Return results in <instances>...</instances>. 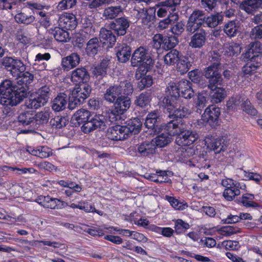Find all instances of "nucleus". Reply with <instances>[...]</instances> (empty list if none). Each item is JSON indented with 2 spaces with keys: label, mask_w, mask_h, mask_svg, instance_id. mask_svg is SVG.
I'll return each instance as SVG.
<instances>
[{
  "label": "nucleus",
  "mask_w": 262,
  "mask_h": 262,
  "mask_svg": "<svg viewBox=\"0 0 262 262\" xmlns=\"http://www.w3.org/2000/svg\"><path fill=\"white\" fill-rule=\"evenodd\" d=\"M27 96V91L24 86H12L9 80H5L0 84V103L6 106L4 111L8 116L13 114L9 106L19 104Z\"/></svg>",
  "instance_id": "obj_1"
},
{
  "label": "nucleus",
  "mask_w": 262,
  "mask_h": 262,
  "mask_svg": "<svg viewBox=\"0 0 262 262\" xmlns=\"http://www.w3.org/2000/svg\"><path fill=\"white\" fill-rule=\"evenodd\" d=\"M72 120L76 121L78 124H82V131L89 134L95 130H104L106 128L105 119L101 115H91L85 109H80L73 115Z\"/></svg>",
  "instance_id": "obj_2"
},
{
  "label": "nucleus",
  "mask_w": 262,
  "mask_h": 262,
  "mask_svg": "<svg viewBox=\"0 0 262 262\" xmlns=\"http://www.w3.org/2000/svg\"><path fill=\"white\" fill-rule=\"evenodd\" d=\"M152 50L146 47L140 46L136 49L132 56L131 64L133 67H143L149 71L155 63Z\"/></svg>",
  "instance_id": "obj_3"
},
{
  "label": "nucleus",
  "mask_w": 262,
  "mask_h": 262,
  "mask_svg": "<svg viewBox=\"0 0 262 262\" xmlns=\"http://www.w3.org/2000/svg\"><path fill=\"white\" fill-rule=\"evenodd\" d=\"M91 92V86L88 83L76 84L69 96V109L73 110L82 104L90 96Z\"/></svg>",
  "instance_id": "obj_4"
},
{
  "label": "nucleus",
  "mask_w": 262,
  "mask_h": 262,
  "mask_svg": "<svg viewBox=\"0 0 262 262\" xmlns=\"http://www.w3.org/2000/svg\"><path fill=\"white\" fill-rule=\"evenodd\" d=\"M220 66V63L217 60L204 70V75L208 79V89L210 91L221 88L222 85L223 78L219 70Z\"/></svg>",
  "instance_id": "obj_5"
},
{
  "label": "nucleus",
  "mask_w": 262,
  "mask_h": 262,
  "mask_svg": "<svg viewBox=\"0 0 262 262\" xmlns=\"http://www.w3.org/2000/svg\"><path fill=\"white\" fill-rule=\"evenodd\" d=\"M206 15L200 10H195L189 16L186 26V31L192 34L198 29H201L205 24Z\"/></svg>",
  "instance_id": "obj_6"
},
{
  "label": "nucleus",
  "mask_w": 262,
  "mask_h": 262,
  "mask_svg": "<svg viewBox=\"0 0 262 262\" xmlns=\"http://www.w3.org/2000/svg\"><path fill=\"white\" fill-rule=\"evenodd\" d=\"M2 65L10 72L13 77L16 76L26 70V66L20 60L11 57H4L3 59Z\"/></svg>",
  "instance_id": "obj_7"
},
{
  "label": "nucleus",
  "mask_w": 262,
  "mask_h": 262,
  "mask_svg": "<svg viewBox=\"0 0 262 262\" xmlns=\"http://www.w3.org/2000/svg\"><path fill=\"white\" fill-rule=\"evenodd\" d=\"M220 108L212 105L207 107L202 116V120L208 124L211 127H215L218 123L220 115Z\"/></svg>",
  "instance_id": "obj_8"
},
{
  "label": "nucleus",
  "mask_w": 262,
  "mask_h": 262,
  "mask_svg": "<svg viewBox=\"0 0 262 262\" xmlns=\"http://www.w3.org/2000/svg\"><path fill=\"white\" fill-rule=\"evenodd\" d=\"M130 20L125 16L115 18L109 24L110 29L114 31L118 36L124 35L130 26Z\"/></svg>",
  "instance_id": "obj_9"
},
{
  "label": "nucleus",
  "mask_w": 262,
  "mask_h": 262,
  "mask_svg": "<svg viewBox=\"0 0 262 262\" xmlns=\"http://www.w3.org/2000/svg\"><path fill=\"white\" fill-rule=\"evenodd\" d=\"M199 138V135L195 132L186 130L181 132L177 136L175 143L181 146H189L192 144Z\"/></svg>",
  "instance_id": "obj_10"
},
{
  "label": "nucleus",
  "mask_w": 262,
  "mask_h": 262,
  "mask_svg": "<svg viewBox=\"0 0 262 262\" xmlns=\"http://www.w3.org/2000/svg\"><path fill=\"white\" fill-rule=\"evenodd\" d=\"M58 24L66 30H72L76 28L77 21L74 14L64 13L58 15Z\"/></svg>",
  "instance_id": "obj_11"
},
{
  "label": "nucleus",
  "mask_w": 262,
  "mask_h": 262,
  "mask_svg": "<svg viewBox=\"0 0 262 262\" xmlns=\"http://www.w3.org/2000/svg\"><path fill=\"white\" fill-rule=\"evenodd\" d=\"M108 139L114 140H123L129 137L124 125H116L110 128L107 133Z\"/></svg>",
  "instance_id": "obj_12"
},
{
  "label": "nucleus",
  "mask_w": 262,
  "mask_h": 262,
  "mask_svg": "<svg viewBox=\"0 0 262 262\" xmlns=\"http://www.w3.org/2000/svg\"><path fill=\"white\" fill-rule=\"evenodd\" d=\"M190 38L189 46L192 48L200 49L205 44L206 41L207 32L201 28L198 29Z\"/></svg>",
  "instance_id": "obj_13"
},
{
  "label": "nucleus",
  "mask_w": 262,
  "mask_h": 262,
  "mask_svg": "<svg viewBox=\"0 0 262 262\" xmlns=\"http://www.w3.org/2000/svg\"><path fill=\"white\" fill-rule=\"evenodd\" d=\"M135 150L141 156L150 157L156 154L157 149L151 140L146 141L137 144Z\"/></svg>",
  "instance_id": "obj_14"
},
{
  "label": "nucleus",
  "mask_w": 262,
  "mask_h": 262,
  "mask_svg": "<svg viewBox=\"0 0 262 262\" xmlns=\"http://www.w3.org/2000/svg\"><path fill=\"white\" fill-rule=\"evenodd\" d=\"M258 41L251 42L249 48L245 53V57L249 60H256L261 61L262 48Z\"/></svg>",
  "instance_id": "obj_15"
},
{
  "label": "nucleus",
  "mask_w": 262,
  "mask_h": 262,
  "mask_svg": "<svg viewBox=\"0 0 262 262\" xmlns=\"http://www.w3.org/2000/svg\"><path fill=\"white\" fill-rule=\"evenodd\" d=\"M113 104L114 107L113 112L118 115H121L129 108L131 100L128 96L121 95Z\"/></svg>",
  "instance_id": "obj_16"
},
{
  "label": "nucleus",
  "mask_w": 262,
  "mask_h": 262,
  "mask_svg": "<svg viewBox=\"0 0 262 262\" xmlns=\"http://www.w3.org/2000/svg\"><path fill=\"white\" fill-rule=\"evenodd\" d=\"M184 99L182 98H177L171 96H165L162 101V105L164 109L169 113V116H171L170 114L178 106L179 104L183 102Z\"/></svg>",
  "instance_id": "obj_17"
},
{
  "label": "nucleus",
  "mask_w": 262,
  "mask_h": 262,
  "mask_svg": "<svg viewBox=\"0 0 262 262\" xmlns=\"http://www.w3.org/2000/svg\"><path fill=\"white\" fill-rule=\"evenodd\" d=\"M80 60L79 55L77 53H73L62 58L61 66L64 71H68L78 65Z\"/></svg>",
  "instance_id": "obj_18"
},
{
  "label": "nucleus",
  "mask_w": 262,
  "mask_h": 262,
  "mask_svg": "<svg viewBox=\"0 0 262 262\" xmlns=\"http://www.w3.org/2000/svg\"><path fill=\"white\" fill-rule=\"evenodd\" d=\"M90 79V75L84 68H78L73 70L71 74V80L79 84L87 83Z\"/></svg>",
  "instance_id": "obj_19"
},
{
  "label": "nucleus",
  "mask_w": 262,
  "mask_h": 262,
  "mask_svg": "<svg viewBox=\"0 0 262 262\" xmlns=\"http://www.w3.org/2000/svg\"><path fill=\"white\" fill-rule=\"evenodd\" d=\"M194 57V55L193 54L189 57L181 56L177 64L178 71H179L181 74L186 73L190 69L194 61L193 58Z\"/></svg>",
  "instance_id": "obj_20"
},
{
  "label": "nucleus",
  "mask_w": 262,
  "mask_h": 262,
  "mask_svg": "<svg viewBox=\"0 0 262 262\" xmlns=\"http://www.w3.org/2000/svg\"><path fill=\"white\" fill-rule=\"evenodd\" d=\"M178 105L170 114L171 116H169V117L175 119H181L186 117L190 114L188 101L184 99L183 102L179 104Z\"/></svg>",
  "instance_id": "obj_21"
},
{
  "label": "nucleus",
  "mask_w": 262,
  "mask_h": 262,
  "mask_svg": "<svg viewBox=\"0 0 262 262\" xmlns=\"http://www.w3.org/2000/svg\"><path fill=\"white\" fill-rule=\"evenodd\" d=\"M100 41L107 46V48H111L116 41L115 35L111 30L105 28H101L99 34Z\"/></svg>",
  "instance_id": "obj_22"
},
{
  "label": "nucleus",
  "mask_w": 262,
  "mask_h": 262,
  "mask_svg": "<svg viewBox=\"0 0 262 262\" xmlns=\"http://www.w3.org/2000/svg\"><path fill=\"white\" fill-rule=\"evenodd\" d=\"M68 100H69V98L67 94L64 93H59L52 102V109L55 112L64 110Z\"/></svg>",
  "instance_id": "obj_23"
},
{
  "label": "nucleus",
  "mask_w": 262,
  "mask_h": 262,
  "mask_svg": "<svg viewBox=\"0 0 262 262\" xmlns=\"http://www.w3.org/2000/svg\"><path fill=\"white\" fill-rule=\"evenodd\" d=\"M230 144V141L223 137L215 139L210 143L211 149L215 154L225 151Z\"/></svg>",
  "instance_id": "obj_24"
},
{
  "label": "nucleus",
  "mask_w": 262,
  "mask_h": 262,
  "mask_svg": "<svg viewBox=\"0 0 262 262\" xmlns=\"http://www.w3.org/2000/svg\"><path fill=\"white\" fill-rule=\"evenodd\" d=\"M119 89L117 84L109 86L104 94V99L109 103H113L121 96Z\"/></svg>",
  "instance_id": "obj_25"
},
{
  "label": "nucleus",
  "mask_w": 262,
  "mask_h": 262,
  "mask_svg": "<svg viewBox=\"0 0 262 262\" xmlns=\"http://www.w3.org/2000/svg\"><path fill=\"white\" fill-rule=\"evenodd\" d=\"M163 35L157 34L154 36L152 40L146 47L149 51L152 50L154 56H158V51L163 49Z\"/></svg>",
  "instance_id": "obj_26"
},
{
  "label": "nucleus",
  "mask_w": 262,
  "mask_h": 262,
  "mask_svg": "<svg viewBox=\"0 0 262 262\" xmlns=\"http://www.w3.org/2000/svg\"><path fill=\"white\" fill-rule=\"evenodd\" d=\"M116 55L120 62H125L130 57L131 48L126 44L120 45L116 49Z\"/></svg>",
  "instance_id": "obj_27"
},
{
  "label": "nucleus",
  "mask_w": 262,
  "mask_h": 262,
  "mask_svg": "<svg viewBox=\"0 0 262 262\" xmlns=\"http://www.w3.org/2000/svg\"><path fill=\"white\" fill-rule=\"evenodd\" d=\"M65 29L58 26L48 30L49 33L52 34L55 39L59 42H66L69 39V34Z\"/></svg>",
  "instance_id": "obj_28"
},
{
  "label": "nucleus",
  "mask_w": 262,
  "mask_h": 262,
  "mask_svg": "<svg viewBox=\"0 0 262 262\" xmlns=\"http://www.w3.org/2000/svg\"><path fill=\"white\" fill-rule=\"evenodd\" d=\"M124 125L128 135L132 134H138L142 127V124L138 118H134L127 121Z\"/></svg>",
  "instance_id": "obj_29"
},
{
  "label": "nucleus",
  "mask_w": 262,
  "mask_h": 262,
  "mask_svg": "<svg viewBox=\"0 0 262 262\" xmlns=\"http://www.w3.org/2000/svg\"><path fill=\"white\" fill-rule=\"evenodd\" d=\"M16 83L18 85L17 86H24L28 92V85L32 82L34 79V75L29 72L20 73L16 76Z\"/></svg>",
  "instance_id": "obj_30"
},
{
  "label": "nucleus",
  "mask_w": 262,
  "mask_h": 262,
  "mask_svg": "<svg viewBox=\"0 0 262 262\" xmlns=\"http://www.w3.org/2000/svg\"><path fill=\"white\" fill-rule=\"evenodd\" d=\"M100 41L97 37L91 38L86 43L85 52L90 56H93L100 50Z\"/></svg>",
  "instance_id": "obj_31"
},
{
  "label": "nucleus",
  "mask_w": 262,
  "mask_h": 262,
  "mask_svg": "<svg viewBox=\"0 0 262 262\" xmlns=\"http://www.w3.org/2000/svg\"><path fill=\"white\" fill-rule=\"evenodd\" d=\"M34 114L31 111H25L21 113L17 117L19 124L26 126L29 125L33 126L34 124Z\"/></svg>",
  "instance_id": "obj_32"
},
{
  "label": "nucleus",
  "mask_w": 262,
  "mask_h": 262,
  "mask_svg": "<svg viewBox=\"0 0 262 262\" xmlns=\"http://www.w3.org/2000/svg\"><path fill=\"white\" fill-rule=\"evenodd\" d=\"M164 130L166 134H167L170 137L171 136L178 135L181 132V128L179 126V122L177 119L172 120L164 125Z\"/></svg>",
  "instance_id": "obj_33"
},
{
  "label": "nucleus",
  "mask_w": 262,
  "mask_h": 262,
  "mask_svg": "<svg viewBox=\"0 0 262 262\" xmlns=\"http://www.w3.org/2000/svg\"><path fill=\"white\" fill-rule=\"evenodd\" d=\"M160 118L156 112L147 115L145 121V125L148 128L155 129L159 125Z\"/></svg>",
  "instance_id": "obj_34"
},
{
  "label": "nucleus",
  "mask_w": 262,
  "mask_h": 262,
  "mask_svg": "<svg viewBox=\"0 0 262 262\" xmlns=\"http://www.w3.org/2000/svg\"><path fill=\"white\" fill-rule=\"evenodd\" d=\"M245 66L243 68V72L245 75H251L256 73L260 68L261 61L256 60H249Z\"/></svg>",
  "instance_id": "obj_35"
},
{
  "label": "nucleus",
  "mask_w": 262,
  "mask_h": 262,
  "mask_svg": "<svg viewBox=\"0 0 262 262\" xmlns=\"http://www.w3.org/2000/svg\"><path fill=\"white\" fill-rule=\"evenodd\" d=\"M122 12L121 6H111L104 9L103 16L105 19H113Z\"/></svg>",
  "instance_id": "obj_36"
},
{
  "label": "nucleus",
  "mask_w": 262,
  "mask_h": 262,
  "mask_svg": "<svg viewBox=\"0 0 262 262\" xmlns=\"http://www.w3.org/2000/svg\"><path fill=\"white\" fill-rule=\"evenodd\" d=\"M239 26L236 21H229L226 23L224 27V33L229 37H232L236 36L238 32Z\"/></svg>",
  "instance_id": "obj_37"
},
{
  "label": "nucleus",
  "mask_w": 262,
  "mask_h": 262,
  "mask_svg": "<svg viewBox=\"0 0 262 262\" xmlns=\"http://www.w3.org/2000/svg\"><path fill=\"white\" fill-rule=\"evenodd\" d=\"M261 1L262 0H247L242 2L241 7L248 13H251L260 6Z\"/></svg>",
  "instance_id": "obj_38"
},
{
  "label": "nucleus",
  "mask_w": 262,
  "mask_h": 262,
  "mask_svg": "<svg viewBox=\"0 0 262 262\" xmlns=\"http://www.w3.org/2000/svg\"><path fill=\"white\" fill-rule=\"evenodd\" d=\"M180 57V52L176 49H173L164 56V61L168 66L173 65L178 63Z\"/></svg>",
  "instance_id": "obj_39"
},
{
  "label": "nucleus",
  "mask_w": 262,
  "mask_h": 262,
  "mask_svg": "<svg viewBox=\"0 0 262 262\" xmlns=\"http://www.w3.org/2000/svg\"><path fill=\"white\" fill-rule=\"evenodd\" d=\"M171 137L167 134L162 133L152 140V141L157 149L158 147H162L167 145L171 142Z\"/></svg>",
  "instance_id": "obj_40"
},
{
  "label": "nucleus",
  "mask_w": 262,
  "mask_h": 262,
  "mask_svg": "<svg viewBox=\"0 0 262 262\" xmlns=\"http://www.w3.org/2000/svg\"><path fill=\"white\" fill-rule=\"evenodd\" d=\"M210 96L212 102L218 103L221 102L225 98V90L221 87L213 91H210Z\"/></svg>",
  "instance_id": "obj_41"
},
{
  "label": "nucleus",
  "mask_w": 262,
  "mask_h": 262,
  "mask_svg": "<svg viewBox=\"0 0 262 262\" xmlns=\"http://www.w3.org/2000/svg\"><path fill=\"white\" fill-rule=\"evenodd\" d=\"M68 123V120L65 117L57 116L51 119L50 121L52 128L59 129L65 127Z\"/></svg>",
  "instance_id": "obj_42"
},
{
  "label": "nucleus",
  "mask_w": 262,
  "mask_h": 262,
  "mask_svg": "<svg viewBox=\"0 0 262 262\" xmlns=\"http://www.w3.org/2000/svg\"><path fill=\"white\" fill-rule=\"evenodd\" d=\"M15 20L18 24H23L28 25L35 20V17L30 14H27L24 12H20L15 16Z\"/></svg>",
  "instance_id": "obj_43"
},
{
  "label": "nucleus",
  "mask_w": 262,
  "mask_h": 262,
  "mask_svg": "<svg viewBox=\"0 0 262 262\" xmlns=\"http://www.w3.org/2000/svg\"><path fill=\"white\" fill-rule=\"evenodd\" d=\"M50 114L51 112L48 110L38 112L34 115V123L38 125L47 123L50 118Z\"/></svg>",
  "instance_id": "obj_44"
},
{
  "label": "nucleus",
  "mask_w": 262,
  "mask_h": 262,
  "mask_svg": "<svg viewBox=\"0 0 262 262\" xmlns=\"http://www.w3.org/2000/svg\"><path fill=\"white\" fill-rule=\"evenodd\" d=\"M223 16L220 13L212 15L207 17H206L205 24L208 27L210 28H214L223 21Z\"/></svg>",
  "instance_id": "obj_45"
},
{
  "label": "nucleus",
  "mask_w": 262,
  "mask_h": 262,
  "mask_svg": "<svg viewBox=\"0 0 262 262\" xmlns=\"http://www.w3.org/2000/svg\"><path fill=\"white\" fill-rule=\"evenodd\" d=\"M163 49L165 50H171L178 43V38L173 36L169 37L163 35Z\"/></svg>",
  "instance_id": "obj_46"
},
{
  "label": "nucleus",
  "mask_w": 262,
  "mask_h": 262,
  "mask_svg": "<svg viewBox=\"0 0 262 262\" xmlns=\"http://www.w3.org/2000/svg\"><path fill=\"white\" fill-rule=\"evenodd\" d=\"M117 86L120 88V95L122 94L124 95L125 96H128L132 94L134 89L132 84L127 80L121 81Z\"/></svg>",
  "instance_id": "obj_47"
},
{
  "label": "nucleus",
  "mask_w": 262,
  "mask_h": 262,
  "mask_svg": "<svg viewBox=\"0 0 262 262\" xmlns=\"http://www.w3.org/2000/svg\"><path fill=\"white\" fill-rule=\"evenodd\" d=\"M254 199L253 194L251 193H245L242 195L241 202L246 207L256 208L259 206L258 204L253 202Z\"/></svg>",
  "instance_id": "obj_48"
},
{
  "label": "nucleus",
  "mask_w": 262,
  "mask_h": 262,
  "mask_svg": "<svg viewBox=\"0 0 262 262\" xmlns=\"http://www.w3.org/2000/svg\"><path fill=\"white\" fill-rule=\"evenodd\" d=\"M51 92L52 91L50 87L47 85H45L38 89L36 95V96L47 103L50 97Z\"/></svg>",
  "instance_id": "obj_49"
},
{
  "label": "nucleus",
  "mask_w": 262,
  "mask_h": 262,
  "mask_svg": "<svg viewBox=\"0 0 262 262\" xmlns=\"http://www.w3.org/2000/svg\"><path fill=\"white\" fill-rule=\"evenodd\" d=\"M178 86V82L170 81L169 82L166 87V93L167 95L181 98Z\"/></svg>",
  "instance_id": "obj_50"
},
{
  "label": "nucleus",
  "mask_w": 262,
  "mask_h": 262,
  "mask_svg": "<svg viewBox=\"0 0 262 262\" xmlns=\"http://www.w3.org/2000/svg\"><path fill=\"white\" fill-rule=\"evenodd\" d=\"M240 187H234L230 188H225L223 192V196L229 201H232L235 196L241 193Z\"/></svg>",
  "instance_id": "obj_51"
},
{
  "label": "nucleus",
  "mask_w": 262,
  "mask_h": 262,
  "mask_svg": "<svg viewBox=\"0 0 262 262\" xmlns=\"http://www.w3.org/2000/svg\"><path fill=\"white\" fill-rule=\"evenodd\" d=\"M242 99L239 96L231 98L227 102V107L228 111H234L241 106Z\"/></svg>",
  "instance_id": "obj_52"
},
{
  "label": "nucleus",
  "mask_w": 262,
  "mask_h": 262,
  "mask_svg": "<svg viewBox=\"0 0 262 262\" xmlns=\"http://www.w3.org/2000/svg\"><path fill=\"white\" fill-rule=\"evenodd\" d=\"M179 18L178 15L174 13L171 16H168L165 19L161 20L158 24V29L161 31L167 28L169 25H171L172 21L178 20Z\"/></svg>",
  "instance_id": "obj_53"
},
{
  "label": "nucleus",
  "mask_w": 262,
  "mask_h": 262,
  "mask_svg": "<svg viewBox=\"0 0 262 262\" xmlns=\"http://www.w3.org/2000/svg\"><path fill=\"white\" fill-rule=\"evenodd\" d=\"M150 100V94L148 92H144L138 96L136 101V103L141 107H145L149 104Z\"/></svg>",
  "instance_id": "obj_54"
},
{
  "label": "nucleus",
  "mask_w": 262,
  "mask_h": 262,
  "mask_svg": "<svg viewBox=\"0 0 262 262\" xmlns=\"http://www.w3.org/2000/svg\"><path fill=\"white\" fill-rule=\"evenodd\" d=\"M46 104V103L36 96V95L34 97H32L27 102V106L31 109H37Z\"/></svg>",
  "instance_id": "obj_55"
},
{
  "label": "nucleus",
  "mask_w": 262,
  "mask_h": 262,
  "mask_svg": "<svg viewBox=\"0 0 262 262\" xmlns=\"http://www.w3.org/2000/svg\"><path fill=\"white\" fill-rule=\"evenodd\" d=\"M241 107L244 111L251 116H254L256 115L257 113L256 110L254 108V107L251 105L250 101L248 99L244 100V99H242Z\"/></svg>",
  "instance_id": "obj_56"
},
{
  "label": "nucleus",
  "mask_w": 262,
  "mask_h": 262,
  "mask_svg": "<svg viewBox=\"0 0 262 262\" xmlns=\"http://www.w3.org/2000/svg\"><path fill=\"white\" fill-rule=\"evenodd\" d=\"M224 51L228 56H234L240 52V48L236 43H233L225 46Z\"/></svg>",
  "instance_id": "obj_57"
},
{
  "label": "nucleus",
  "mask_w": 262,
  "mask_h": 262,
  "mask_svg": "<svg viewBox=\"0 0 262 262\" xmlns=\"http://www.w3.org/2000/svg\"><path fill=\"white\" fill-rule=\"evenodd\" d=\"M166 198L170 205L176 209L182 210L187 207L186 204H183L174 197L166 195Z\"/></svg>",
  "instance_id": "obj_58"
},
{
  "label": "nucleus",
  "mask_w": 262,
  "mask_h": 262,
  "mask_svg": "<svg viewBox=\"0 0 262 262\" xmlns=\"http://www.w3.org/2000/svg\"><path fill=\"white\" fill-rule=\"evenodd\" d=\"M155 10L154 11L151 8L148 10H144L143 9L139 13V14L140 17L143 19L144 23H148L154 18V16L153 15V13L155 14Z\"/></svg>",
  "instance_id": "obj_59"
},
{
  "label": "nucleus",
  "mask_w": 262,
  "mask_h": 262,
  "mask_svg": "<svg viewBox=\"0 0 262 262\" xmlns=\"http://www.w3.org/2000/svg\"><path fill=\"white\" fill-rule=\"evenodd\" d=\"M190 226L188 223L185 222L182 220L178 219L176 221L174 224V229L177 233L180 234L185 232L189 229Z\"/></svg>",
  "instance_id": "obj_60"
},
{
  "label": "nucleus",
  "mask_w": 262,
  "mask_h": 262,
  "mask_svg": "<svg viewBox=\"0 0 262 262\" xmlns=\"http://www.w3.org/2000/svg\"><path fill=\"white\" fill-rule=\"evenodd\" d=\"M184 24L182 21L176 23L173 21L170 27V31L174 35H179L184 32Z\"/></svg>",
  "instance_id": "obj_61"
},
{
  "label": "nucleus",
  "mask_w": 262,
  "mask_h": 262,
  "mask_svg": "<svg viewBox=\"0 0 262 262\" xmlns=\"http://www.w3.org/2000/svg\"><path fill=\"white\" fill-rule=\"evenodd\" d=\"M222 185L226 188H230L234 187H240V188H242V186H243V189L245 188V185H242L239 182H236L231 179L226 178L225 179L222 180Z\"/></svg>",
  "instance_id": "obj_62"
},
{
  "label": "nucleus",
  "mask_w": 262,
  "mask_h": 262,
  "mask_svg": "<svg viewBox=\"0 0 262 262\" xmlns=\"http://www.w3.org/2000/svg\"><path fill=\"white\" fill-rule=\"evenodd\" d=\"M152 84V78L150 76H145L138 82V88L142 90L150 87Z\"/></svg>",
  "instance_id": "obj_63"
},
{
  "label": "nucleus",
  "mask_w": 262,
  "mask_h": 262,
  "mask_svg": "<svg viewBox=\"0 0 262 262\" xmlns=\"http://www.w3.org/2000/svg\"><path fill=\"white\" fill-rule=\"evenodd\" d=\"M250 37L251 39H255L262 38V24L252 29Z\"/></svg>",
  "instance_id": "obj_64"
}]
</instances>
